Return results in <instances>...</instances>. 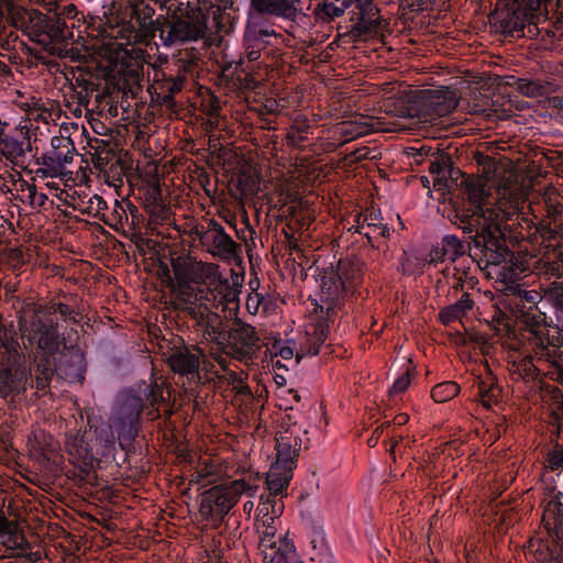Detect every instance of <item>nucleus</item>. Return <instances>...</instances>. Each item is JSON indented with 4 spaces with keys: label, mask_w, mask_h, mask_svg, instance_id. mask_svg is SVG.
<instances>
[{
    "label": "nucleus",
    "mask_w": 563,
    "mask_h": 563,
    "mask_svg": "<svg viewBox=\"0 0 563 563\" xmlns=\"http://www.w3.org/2000/svg\"><path fill=\"white\" fill-rule=\"evenodd\" d=\"M301 429L296 424L282 429L276 433V462L271 466L266 477L268 496L282 497L287 489L297 457L302 449Z\"/></svg>",
    "instance_id": "4"
},
{
    "label": "nucleus",
    "mask_w": 563,
    "mask_h": 563,
    "mask_svg": "<svg viewBox=\"0 0 563 563\" xmlns=\"http://www.w3.org/2000/svg\"><path fill=\"white\" fill-rule=\"evenodd\" d=\"M464 201L455 208V224L468 235L476 255L486 265H500L514 257L507 240L517 234L520 213L494 208L489 201V190L478 178L462 174Z\"/></svg>",
    "instance_id": "1"
},
{
    "label": "nucleus",
    "mask_w": 563,
    "mask_h": 563,
    "mask_svg": "<svg viewBox=\"0 0 563 563\" xmlns=\"http://www.w3.org/2000/svg\"><path fill=\"white\" fill-rule=\"evenodd\" d=\"M102 84H103V80L95 81L91 78H88L84 75H79L78 77L75 78V82L73 85H74V89L88 88V89H90V92H95V95H96L100 91Z\"/></svg>",
    "instance_id": "58"
},
{
    "label": "nucleus",
    "mask_w": 563,
    "mask_h": 563,
    "mask_svg": "<svg viewBox=\"0 0 563 563\" xmlns=\"http://www.w3.org/2000/svg\"><path fill=\"white\" fill-rule=\"evenodd\" d=\"M159 2L161 8L166 10V15H175L190 11V2L188 0H155Z\"/></svg>",
    "instance_id": "52"
},
{
    "label": "nucleus",
    "mask_w": 563,
    "mask_h": 563,
    "mask_svg": "<svg viewBox=\"0 0 563 563\" xmlns=\"http://www.w3.org/2000/svg\"><path fill=\"white\" fill-rule=\"evenodd\" d=\"M550 0H515L507 4L496 19L504 34L516 37H534L540 24L547 22Z\"/></svg>",
    "instance_id": "5"
},
{
    "label": "nucleus",
    "mask_w": 563,
    "mask_h": 563,
    "mask_svg": "<svg viewBox=\"0 0 563 563\" xmlns=\"http://www.w3.org/2000/svg\"><path fill=\"white\" fill-rule=\"evenodd\" d=\"M243 276L239 273H235L234 269H231V277L225 278L221 275L214 284L210 286V289H213L221 296L222 300L227 303L235 302L239 300V295L241 292L240 288L242 287Z\"/></svg>",
    "instance_id": "28"
},
{
    "label": "nucleus",
    "mask_w": 563,
    "mask_h": 563,
    "mask_svg": "<svg viewBox=\"0 0 563 563\" xmlns=\"http://www.w3.org/2000/svg\"><path fill=\"white\" fill-rule=\"evenodd\" d=\"M195 234L201 242L208 245V251L223 261H233L240 256L241 246L224 231V228L216 220L208 222V228H195Z\"/></svg>",
    "instance_id": "15"
},
{
    "label": "nucleus",
    "mask_w": 563,
    "mask_h": 563,
    "mask_svg": "<svg viewBox=\"0 0 563 563\" xmlns=\"http://www.w3.org/2000/svg\"><path fill=\"white\" fill-rule=\"evenodd\" d=\"M356 232L363 234L373 245L374 240L389 236V228L380 220L379 212L366 211L363 221L357 225Z\"/></svg>",
    "instance_id": "27"
},
{
    "label": "nucleus",
    "mask_w": 563,
    "mask_h": 563,
    "mask_svg": "<svg viewBox=\"0 0 563 563\" xmlns=\"http://www.w3.org/2000/svg\"><path fill=\"white\" fill-rule=\"evenodd\" d=\"M26 117L29 120H34L36 122H45L47 123L52 117V112L49 109L45 108L38 101H34L32 103H27Z\"/></svg>",
    "instance_id": "51"
},
{
    "label": "nucleus",
    "mask_w": 563,
    "mask_h": 563,
    "mask_svg": "<svg viewBox=\"0 0 563 563\" xmlns=\"http://www.w3.org/2000/svg\"><path fill=\"white\" fill-rule=\"evenodd\" d=\"M545 297L553 306L563 310V283H552L545 290Z\"/></svg>",
    "instance_id": "55"
},
{
    "label": "nucleus",
    "mask_w": 563,
    "mask_h": 563,
    "mask_svg": "<svg viewBox=\"0 0 563 563\" xmlns=\"http://www.w3.org/2000/svg\"><path fill=\"white\" fill-rule=\"evenodd\" d=\"M30 142L26 141V150H30ZM24 152V137L20 141L10 134H0V154L8 161L14 163L18 158L23 156Z\"/></svg>",
    "instance_id": "37"
},
{
    "label": "nucleus",
    "mask_w": 563,
    "mask_h": 563,
    "mask_svg": "<svg viewBox=\"0 0 563 563\" xmlns=\"http://www.w3.org/2000/svg\"><path fill=\"white\" fill-rule=\"evenodd\" d=\"M263 301V296L258 292L250 294L246 299V309L250 313L256 314L258 312V308L261 302Z\"/></svg>",
    "instance_id": "64"
},
{
    "label": "nucleus",
    "mask_w": 563,
    "mask_h": 563,
    "mask_svg": "<svg viewBox=\"0 0 563 563\" xmlns=\"http://www.w3.org/2000/svg\"><path fill=\"white\" fill-rule=\"evenodd\" d=\"M478 394L481 396V401L485 406H489V401L495 400L498 396V389L494 386L493 382H484L481 380L478 383Z\"/></svg>",
    "instance_id": "54"
},
{
    "label": "nucleus",
    "mask_w": 563,
    "mask_h": 563,
    "mask_svg": "<svg viewBox=\"0 0 563 563\" xmlns=\"http://www.w3.org/2000/svg\"><path fill=\"white\" fill-rule=\"evenodd\" d=\"M279 526H272L265 528H256L260 533L258 547L264 554L265 552L278 548V538L276 539Z\"/></svg>",
    "instance_id": "48"
},
{
    "label": "nucleus",
    "mask_w": 563,
    "mask_h": 563,
    "mask_svg": "<svg viewBox=\"0 0 563 563\" xmlns=\"http://www.w3.org/2000/svg\"><path fill=\"white\" fill-rule=\"evenodd\" d=\"M0 345L3 347L8 354L7 357H11V360H21V355L19 353L20 344L16 338V332L13 330V327L10 328L5 325H0Z\"/></svg>",
    "instance_id": "40"
},
{
    "label": "nucleus",
    "mask_w": 563,
    "mask_h": 563,
    "mask_svg": "<svg viewBox=\"0 0 563 563\" xmlns=\"http://www.w3.org/2000/svg\"><path fill=\"white\" fill-rule=\"evenodd\" d=\"M542 522L563 551V504L550 500L544 507Z\"/></svg>",
    "instance_id": "23"
},
{
    "label": "nucleus",
    "mask_w": 563,
    "mask_h": 563,
    "mask_svg": "<svg viewBox=\"0 0 563 563\" xmlns=\"http://www.w3.org/2000/svg\"><path fill=\"white\" fill-rule=\"evenodd\" d=\"M548 85L542 84L540 80L518 79L516 81V89L523 96L530 98L542 97L548 92Z\"/></svg>",
    "instance_id": "46"
},
{
    "label": "nucleus",
    "mask_w": 563,
    "mask_h": 563,
    "mask_svg": "<svg viewBox=\"0 0 563 563\" xmlns=\"http://www.w3.org/2000/svg\"><path fill=\"white\" fill-rule=\"evenodd\" d=\"M542 235L549 239H563V211L562 207L550 206L548 208V220L543 221Z\"/></svg>",
    "instance_id": "36"
},
{
    "label": "nucleus",
    "mask_w": 563,
    "mask_h": 563,
    "mask_svg": "<svg viewBox=\"0 0 563 563\" xmlns=\"http://www.w3.org/2000/svg\"><path fill=\"white\" fill-rule=\"evenodd\" d=\"M153 27L151 37L136 43H147L154 37L156 31L159 32V37L165 46L197 41L206 34L207 20L200 9H190V11L175 15H161L153 20Z\"/></svg>",
    "instance_id": "7"
},
{
    "label": "nucleus",
    "mask_w": 563,
    "mask_h": 563,
    "mask_svg": "<svg viewBox=\"0 0 563 563\" xmlns=\"http://www.w3.org/2000/svg\"><path fill=\"white\" fill-rule=\"evenodd\" d=\"M459 104L456 92L448 87L422 90L411 101V106L402 115L418 118L431 122L437 118L450 114Z\"/></svg>",
    "instance_id": "10"
},
{
    "label": "nucleus",
    "mask_w": 563,
    "mask_h": 563,
    "mask_svg": "<svg viewBox=\"0 0 563 563\" xmlns=\"http://www.w3.org/2000/svg\"><path fill=\"white\" fill-rule=\"evenodd\" d=\"M0 12L5 14L8 21L14 27H22L25 24L26 10L16 5L13 0L0 5Z\"/></svg>",
    "instance_id": "47"
},
{
    "label": "nucleus",
    "mask_w": 563,
    "mask_h": 563,
    "mask_svg": "<svg viewBox=\"0 0 563 563\" xmlns=\"http://www.w3.org/2000/svg\"><path fill=\"white\" fill-rule=\"evenodd\" d=\"M411 368H407V371L394 383L390 388V394L402 393L405 391L409 384L411 377Z\"/></svg>",
    "instance_id": "60"
},
{
    "label": "nucleus",
    "mask_w": 563,
    "mask_h": 563,
    "mask_svg": "<svg viewBox=\"0 0 563 563\" xmlns=\"http://www.w3.org/2000/svg\"><path fill=\"white\" fill-rule=\"evenodd\" d=\"M56 357L34 355L30 366L31 387L37 397L47 395L51 383L56 374Z\"/></svg>",
    "instance_id": "20"
},
{
    "label": "nucleus",
    "mask_w": 563,
    "mask_h": 563,
    "mask_svg": "<svg viewBox=\"0 0 563 563\" xmlns=\"http://www.w3.org/2000/svg\"><path fill=\"white\" fill-rule=\"evenodd\" d=\"M266 563H300L294 543L286 534L278 537V548L265 552Z\"/></svg>",
    "instance_id": "32"
},
{
    "label": "nucleus",
    "mask_w": 563,
    "mask_h": 563,
    "mask_svg": "<svg viewBox=\"0 0 563 563\" xmlns=\"http://www.w3.org/2000/svg\"><path fill=\"white\" fill-rule=\"evenodd\" d=\"M333 323L334 316H331L329 319L327 313L325 317H321L316 321V323L312 325V332H307L308 339L305 347L308 354L317 355L319 353L320 346L327 340L330 324Z\"/></svg>",
    "instance_id": "31"
},
{
    "label": "nucleus",
    "mask_w": 563,
    "mask_h": 563,
    "mask_svg": "<svg viewBox=\"0 0 563 563\" xmlns=\"http://www.w3.org/2000/svg\"><path fill=\"white\" fill-rule=\"evenodd\" d=\"M59 369L67 379L82 383L85 379L86 364L81 350L77 346L67 349V352L62 354Z\"/></svg>",
    "instance_id": "22"
},
{
    "label": "nucleus",
    "mask_w": 563,
    "mask_h": 563,
    "mask_svg": "<svg viewBox=\"0 0 563 563\" xmlns=\"http://www.w3.org/2000/svg\"><path fill=\"white\" fill-rule=\"evenodd\" d=\"M97 76L103 84L95 95L96 108L110 118L118 117L119 110L129 112L132 101L143 92V66L123 49L111 52L104 64L100 63Z\"/></svg>",
    "instance_id": "2"
},
{
    "label": "nucleus",
    "mask_w": 563,
    "mask_h": 563,
    "mask_svg": "<svg viewBox=\"0 0 563 563\" xmlns=\"http://www.w3.org/2000/svg\"><path fill=\"white\" fill-rule=\"evenodd\" d=\"M70 462L76 465L81 472L88 473L92 466L93 453L86 442L85 437L77 435L66 444Z\"/></svg>",
    "instance_id": "25"
},
{
    "label": "nucleus",
    "mask_w": 563,
    "mask_h": 563,
    "mask_svg": "<svg viewBox=\"0 0 563 563\" xmlns=\"http://www.w3.org/2000/svg\"><path fill=\"white\" fill-rule=\"evenodd\" d=\"M169 262L173 268L175 282L191 280L195 275L197 261L190 256L185 250L169 251Z\"/></svg>",
    "instance_id": "26"
},
{
    "label": "nucleus",
    "mask_w": 563,
    "mask_h": 563,
    "mask_svg": "<svg viewBox=\"0 0 563 563\" xmlns=\"http://www.w3.org/2000/svg\"><path fill=\"white\" fill-rule=\"evenodd\" d=\"M545 317L542 312H527L521 317V322L529 332L527 341L532 352L539 360L556 364L560 347V338L550 335V330L544 323Z\"/></svg>",
    "instance_id": "13"
},
{
    "label": "nucleus",
    "mask_w": 563,
    "mask_h": 563,
    "mask_svg": "<svg viewBox=\"0 0 563 563\" xmlns=\"http://www.w3.org/2000/svg\"><path fill=\"white\" fill-rule=\"evenodd\" d=\"M27 375L20 360L5 357L0 363V396L4 400L14 398L26 390Z\"/></svg>",
    "instance_id": "18"
},
{
    "label": "nucleus",
    "mask_w": 563,
    "mask_h": 563,
    "mask_svg": "<svg viewBox=\"0 0 563 563\" xmlns=\"http://www.w3.org/2000/svg\"><path fill=\"white\" fill-rule=\"evenodd\" d=\"M314 12L322 14V19L333 20L334 18L341 16L344 13L343 7H338L331 2L318 4Z\"/></svg>",
    "instance_id": "56"
},
{
    "label": "nucleus",
    "mask_w": 563,
    "mask_h": 563,
    "mask_svg": "<svg viewBox=\"0 0 563 563\" xmlns=\"http://www.w3.org/2000/svg\"><path fill=\"white\" fill-rule=\"evenodd\" d=\"M208 309L209 307L207 305L192 301L184 313L189 316L198 324Z\"/></svg>",
    "instance_id": "59"
},
{
    "label": "nucleus",
    "mask_w": 563,
    "mask_h": 563,
    "mask_svg": "<svg viewBox=\"0 0 563 563\" xmlns=\"http://www.w3.org/2000/svg\"><path fill=\"white\" fill-rule=\"evenodd\" d=\"M351 29L347 35L353 42L366 41L378 34L380 24L379 9L371 1L366 0L358 7L356 18H352Z\"/></svg>",
    "instance_id": "19"
},
{
    "label": "nucleus",
    "mask_w": 563,
    "mask_h": 563,
    "mask_svg": "<svg viewBox=\"0 0 563 563\" xmlns=\"http://www.w3.org/2000/svg\"><path fill=\"white\" fill-rule=\"evenodd\" d=\"M547 463L551 470L563 468V448L549 452Z\"/></svg>",
    "instance_id": "61"
},
{
    "label": "nucleus",
    "mask_w": 563,
    "mask_h": 563,
    "mask_svg": "<svg viewBox=\"0 0 563 563\" xmlns=\"http://www.w3.org/2000/svg\"><path fill=\"white\" fill-rule=\"evenodd\" d=\"M122 9V37L129 42L145 41L153 35L154 9L146 0H119Z\"/></svg>",
    "instance_id": "11"
},
{
    "label": "nucleus",
    "mask_w": 563,
    "mask_h": 563,
    "mask_svg": "<svg viewBox=\"0 0 563 563\" xmlns=\"http://www.w3.org/2000/svg\"><path fill=\"white\" fill-rule=\"evenodd\" d=\"M185 82L186 76L184 74H177L176 76L162 74V78H156L154 84L157 99L165 106H175V96L183 90Z\"/></svg>",
    "instance_id": "24"
},
{
    "label": "nucleus",
    "mask_w": 563,
    "mask_h": 563,
    "mask_svg": "<svg viewBox=\"0 0 563 563\" xmlns=\"http://www.w3.org/2000/svg\"><path fill=\"white\" fill-rule=\"evenodd\" d=\"M219 265L214 263L197 262L192 283L208 284L209 287L221 276Z\"/></svg>",
    "instance_id": "39"
},
{
    "label": "nucleus",
    "mask_w": 563,
    "mask_h": 563,
    "mask_svg": "<svg viewBox=\"0 0 563 563\" xmlns=\"http://www.w3.org/2000/svg\"><path fill=\"white\" fill-rule=\"evenodd\" d=\"M256 488L244 478L213 486L201 495L199 511L205 519L223 518L242 494L253 496Z\"/></svg>",
    "instance_id": "8"
},
{
    "label": "nucleus",
    "mask_w": 563,
    "mask_h": 563,
    "mask_svg": "<svg viewBox=\"0 0 563 563\" xmlns=\"http://www.w3.org/2000/svg\"><path fill=\"white\" fill-rule=\"evenodd\" d=\"M297 2L299 0H251V5L262 14L295 20L298 13Z\"/></svg>",
    "instance_id": "21"
},
{
    "label": "nucleus",
    "mask_w": 563,
    "mask_h": 563,
    "mask_svg": "<svg viewBox=\"0 0 563 563\" xmlns=\"http://www.w3.org/2000/svg\"><path fill=\"white\" fill-rule=\"evenodd\" d=\"M550 0H515L507 4L496 19L504 34L516 37H534L540 24L547 22Z\"/></svg>",
    "instance_id": "6"
},
{
    "label": "nucleus",
    "mask_w": 563,
    "mask_h": 563,
    "mask_svg": "<svg viewBox=\"0 0 563 563\" xmlns=\"http://www.w3.org/2000/svg\"><path fill=\"white\" fill-rule=\"evenodd\" d=\"M192 280L185 282H175L172 283L170 291L172 296L179 297L184 299H189L190 301H198L201 299L202 290L191 285Z\"/></svg>",
    "instance_id": "44"
},
{
    "label": "nucleus",
    "mask_w": 563,
    "mask_h": 563,
    "mask_svg": "<svg viewBox=\"0 0 563 563\" xmlns=\"http://www.w3.org/2000/svg\"><path fill=\"white\" fill-rule=\"evenodd\" d=\"M444 252L451 260H455L457 256L465 253V246L463 242L455 235H445L442 240Z\"/></svg>",
    "instance_id": "50"
},
{
    "label": "nucleus",
    "mask_w": 563,
    "mask_h": 563,
    "mask_svg": "<svg viewBox=\"0 0 563 563\" xmlns=\"http://www.w3.org/2000/svg\"><path fill=\"white\" fill-rule=\"evenodd\" d=\"M448 166L438 162L437 159L430 161L429 172L434 176L433 187L441 190L446 185L445 173Z\"/></svg>",
    "instance_id": "53"
},
{
    "label": "nucleus",
    "mask_w": 563,
    "mask_h": 563,
    "mask_svg": "<svg viewBox=\"0 0 563 563\" xmlns=\"http://www.w3.org/2000/svg\"><path fill=\"white\" fill-rule=\"evenodd\" d=\"M474 306V301L468 292H464L462 297L454 303L444 307L440 311V320L443 324H449L455 320L463 318L467 311Z\"/></svg>",
    "instance_id": "34"
},
{
    "label": "nucleus",
    "mask_w": 563,
    "mask_h": 563,
    "mask_svg": "<svg viewBox=\"0 0 563 563\" xmlns=\"http://www.w3.org/2000/svg\"><path fill=\"white\" fill-rule=\"evenodd\" d=\"M41 314L52 320H56L58 313L64 321H73L78 323L80 311L77 305H68L64 302L51 301L48 306L42 307L37 310Z\"/></svg>",
    "instance_id": "35"
},
{
    "label": "nucleus",
    "mask_w": 563,
    "mask_h": 563,
    "mask_svg": "<svg viewBox=\"0 0 563 563\" xmlns=\"http://www.w3.org/2000/svg\"><path fill=\"white\" fill-rule=\"evenodd\" d=\"M52 148L45 154L49 156L51 161L58 163L64 168L70 164L77 155L76 147L73 141L66 136H54L51 141Z\"/></svg>",
    "instance_id": "30"
},
{
    "label": "nucleus",
    "mask_w": 563,
    "mask_h": 563,
    "mask_svg": "<svg viewBox=\"0 0 563 563\" xmlns=\"http://www.w3.org/2000/svg\"><path fill=\"white\" fill-rule=\"evenodd\" d=\"M32 33L41 43H63L71 36L65 18H59L56 10L44 14L37 10L29 12Z\"/></svg>",
    "instance_id": "16"
},
{
    "label": "nucleus",
    "mask_w": 563,
    "mask_h": 563,
    "mask_svg": "<svg viewBox=\"0 0 563 563\" xmlns=\"http://www.w3.org/2000/svg\"><path fill=\"white\" fill-rule=\"evenodd\" d=\"M114 154L111 150H102V151H97V155H96V159H95V163H96V166L98 168H100L101 170L107 168V166L109 165V163H111V159L113 158Z\"/></svg>",
    "instance_id": "62"
},
{
    "label": "nucleus",
    "mask_w": 563,
    "mask_h": 563,
    "mask_svg": "<svg viewBox=\"0 0 563 563\" xmlns=\"http://www.w3.org/2000/svg\"><path fill=\"white\" fill-rule=\"evenodd\" d=\"M207 20V30H213L217 33L229 34L233 27L234 16L232 9L220 5H211L205 14Z\"/></svg>",
    "instance_id": "29"
},
{
    "label": "nucleus",
    "mask_w": 563,
    "mask_h": 563,
    "mask_svg": "<svg viewBox=\"0 0 563 563\" xmlns=\"http://www.w3.org/2000/svg\"><path fill=\"white\" fill-rule=\"evenodd\" d=\"M49 158L51 157L47 156L45 153L40 158H37V163L43 165V167L37 169V174L44 177L62 176L64 174L65 168L58 163H54Z\"/></svg>",
    "instance_id": "49"
},
{
    "label": "nucleus",
    "mask_w": 563,
    "mask_h": 563,
    "mask_svg": "<svg viewBox=\"0 0 563 563\" xmlns=\"http://www.w3.org/2000/svg\"><path fill=\"white\" fill-rule=\"evenodd\" d=\"M198 327L203 328V336L207 340L221 345L227 331L224 329L223 320L218 312H214L209 308L198 323Z\"/></svg>",
    "instance_id": "33"
},
{
    "label": "nucleus",
    "mask_w": 563,
    "mask_h": 563,
    "mask_svg": "<svg viewBox=\"0 0 563 563\" xmlns=\"http://www.w3.org/2000/svg\"><path fill=\"white\" fill-rule=\"evenodd\" d=\"M219 473V465L212 460L207 459L199 462L196 470V483L207 486L216 483Z\"/></svg>",
    "instance_id": "41"
},
{
    "label": "nucleus",
    "mask_w": 563,
    "mask_h": 563,
    "mask_svg": "<svg viewBox=\"0 0 563 563\" xmlns=\"http://www.w3.org/2000/svg\"><path fill=\"white\" fill-rule=\"evenodd\" d=\"M57 328L56 320L46 318L36 311L29 323H25L20 330L29 344L36 347L34 355L56 357L60 345Z\"/></svg>",
    "instance_id": "12"
},
{
    "label": "nucleus",
    "mask_w": 563,
    "mask_h": 563,
    "mask_svg": "<svg viewBox=\"0 0 563 563\" xmlns=\"http://www.w3.org/2000/svg\"><path fill=\"white\" fill-rule=\"evenodd\" d=\"M197 65L198 58L189 53L181 54L177 58L178 74H184L186 76V74L191 73Z\"/></svg>",
    "instance_id": "57"
},
{
    "label": "nucleus",
    "mask_w": 563,
    "mask_h": 563,
    "mask_svg": "<svg viewBox=\"0 0 563 563\" xmlns=\"http://www.w3.org/2000/svg\"><path fill=\"white\" fill-rule=\"evenodd\" d=\"M364 264L358 258H342L336 271L325 269L321 276L320 303L321 313H327L330 319L335 316L341 300L349 292H354L363 277Z\"/></svg>",
    "instance_id": "3"
},
{
    "label": "nucleus",
    "mask_w": 563,
    "mask_h": 563,
    "mask_svg": "<svg viewBox=\"0 0 563 563\" xmlns=\"http://www.w3.org/2000/svg\"><path fill=\"white\" fill-rule=\"evenodd\" d=\"M4 538L5 540L2 543L8 550L15 551L30 549V543L23 532L20 531L16 521H13V527L10 528L9 531H5Z\"/></svg>",
    "instance_id": "43"
},
{
    "label": "nucleus",
    "mask_w": 563,
    "mask_h": 563,
    "mask_svg": "<svg viewBox=\"0 0 563 563\" xmlns=\"http://www.w3.org/2000/svg\"><path fill=\"white\" fill-rule=\"evenodd\" d=\"M284 512L283 497L262 495L257 506V517L279 518Z\"/></svg>",
    "instance_id": "38"
},
{
    "label": "nucleus",
    "mask_w": 563,
    "mask_h": 563,
    "mask_svg": "<svg viewBox=\"0 0 563 563\" xmlns=\"http://www.w3.org/2000/svg\"><path fill=\"white\" fill-rule=\"evenodd\" d=\"M260 338L255 329L235 319L222 340V351L240 362H249L256 357Z\"/></svg>",
    "instance_id": "14"
},
{
    "label": "nucleus",
    "mask_w": 563,
    "mask_h": 563,
    "mask_svg": "<svg viewBox=\"0 0 563 563\" xmlns=\"http://www.w3.org/2000/svg\"><path fill=\"white\" fill-rule=\"evenodd\" d=\"M202 357L203 352L197 345H174L168 351L167 364L174 373L185 376L189 382L199 383Z\"/></svg>",
    "instance_id": "17"
},
{
    "label": "nucleus",
    "mask_w": 563,
    "mask_h": 563,
    "mask_svg": "<svg viewBox=\"0 0 563 563\" xmlns=\"http://www.w3.org/2000/svg\"><path fill=\"white\" fill-rule=\"evenodd\" d=\"M112 419L110 420V424L108 427L99 428L96 430V441L100 446V451H97L98 454L102 456H108L114 451L115 438L112 431Z\"/></svg>",
    "instance_id": "42"
},
{
    "label": "nucleus",
    "mask_w": 563,
    "mask_h": 563,
    "mask_svg": "<svg viewBox=\"0 0 563 563\" xmlns=\"http://www.w3.org/2000/svg\"><path fill=\"white\" fill-rule=\"evenodd\" d=\"M164 400L163 388L154 384H144L143 388L140 387V394L128 393L125 394L114 413L112 426L121 435L122 431L126 428H133L140 418L141 412L146 406H155Z\"/></svg>",
    "instance_id": "9"
},
{
    "label": "nucleus",
    "mask_w": 563,
    "mask_h": 563,
    "mask_svg": "<svg viewBox=\"0 0 563 563\" xmlns=\"http://www.w3.org/2000/svg\"><path fill=\"white\" fill-rule=\"evenodd\" d=\"M93 93L95 92H90V89H88V88L74 89L73 98L76 99L78 107H85L87 109L90 103L91 96Z\"/></svg>",
    "instance_id": "63"
},
{
    "label": "nucleus",
    "mask_w": 563,
    "mask_h": 563,
    "mask_svg": "<svg viewBox=\"0 0 563 563\" xmlns=\"http://www.w3.org/2000/svg\"><path fill=\"white\" fill-rule=\"evenodd\" d=\"M459 393L460 385L448 380L435 385L431 390V397L435 402H445L453 399Z\"/></svg>",
    "instance_id": "45"
}]
</instances>
